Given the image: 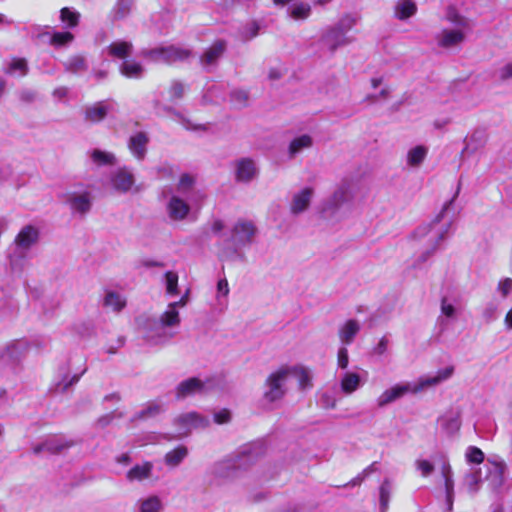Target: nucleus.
Segmentation results:
<instances>
[{
	"mask_svg": "<svg viewBox=\"0 0 512 512\" xmlns=\"http://www.w3.org/2000/svg\"><path fill=\"white\" fill-rule=\"evenodd\" d=\"M74 40V35L69 31L54 32L50 38V44L55 47H62Z\"/></svg>",
	"mask_w": 512,
	"mask_h": 512,
	"instance_id": "c756f323",
	"label": "nucleus"
},
{
	"mask_svg": "<svg viewBox=\"0 0 512 512\" xmlns=\"http://www.w3.org/2000/svg\"><path fill=\"white\" fill-rule=\"evenodd\" d=\"M512 78V64H507L503 68L502 79Z\"/></svg>",
	"mask_w": 512,
	"mask_h": 512,
	"instance_id": "864d4df0",
	"label": "nucleus"
},
{
	"mask_svg": "<svg viewBox=\"0 0 512 512\" xmlns=\"http://www.w3.org/2000/svg\"><path fill=\"white\" fill-rule=\"evenodd\" d=\"M349 363L348 351L346 348H341L338 351V365L340 368H347Z\"/></svg>",
	"mask_w": 512,
	"mask_h": 512,
	"instance_id": "49530a36",
	"label": "nucleus"
},
{
	"mask_svg": "<svg viewBox=\"0 0 512 512\" xmlns=\"http://www.w3.org/2000/svg\"><path fill=\"white\" fill-rule=\"evenodd\" d=\"M495 465L499 469L500 473H503L505 465L503 463H495Z\"/></svg>",
	"mask_w": 512,
	"mask_h": 512,
	"instance_id": "e2e57ef3",
	"label": "nucleus"
},
{
	"mask_svg": "<svg viewBox=\"0 0 512 512\" xmlns=\"http://www.w3.org/2000/svg\"><path fill=\"white\" fill-rule=\"evenodd\" d=\"M408 391V387L404 385H396L391 389L385 390L378 398V406L383 407L396 399L402 397Z\"/></svg>",
	"mask_w": 512,
	"mask_h": 512,
	"instance_id": "2eb2a0df",
	"label": "nucleus"
},
{
	"mask_svg": "<svg viewBox=\"0 0 512 512\" xmlns=\"http://www.w3.org/2000/svg\"><path fill=\"white\" fill-rule=\"evenodd\" d=\"M225 49L226 42L224 40H216L202 55L201 61L206 65L214 64L224 53Z\"/></svg>",
	"mask_w": 512,
	"mask_h": 512,
	"instance_id": "ddd939ff",
	"label": "nucleus"
},
{
	"mask_svg": "<svg viewBox=\"0 0 512 512\" xmlns=\"http://www.w3.org/2000/svg\"><path fill=\"white\" fill-rule=\"evenodd\" d=\"M107 50L112 58L125 61L133 51V44L128 41H115L108 46Z\"/></svg>",
	"mask_w": 512,
	"mask_h": 512,
	"instance_id": "9d476101",
	"label": "nucleus"
},
{
	"mask_svg": "<svg viewBox=\"0 0 512 512\" xmlns=\"http://www.w3.org/2000/svg\"><path fill=\"white\" fill-rule=\"evenodd\" d=\"M359 329L360 327L356 320H348L339 331V337L341 341L346 344H350L358 333Z\"/></svg>",
	"mask_w": 512,
	"mask_h": 512,
	"instance_id": "4be33fe9",
	"label": "nucleus"
},
{
	"mask_svg": "<svg viewBox=\"0 0 512 512\" xmlns=\"http://www.w3.org/2000/svg\"><path fill=\"white\" fill-rule=\"evenodd\" d=\"M4 21H5L4 15L0 13V24L4 23Z\"/></svg>",
	"mask_w": 512,
	"mask_h": 512,
	"instance_id": "338daca9",
	"label": "nucleus"
},
{
	"mask_svg": "<svg viewBox=\"0 0 512 512\" xmlns=\"http://www.w3.org/2000/svg\"><path fill=\"white\" fill-rule=\"evenodd\" d=\"M92 160L99 165H113L115 163L114 155L95 149L91 154Z\"/></svg>",
	"mask_w": 512,
	"mask_h": 512,
	"instance_id": "72a5a7b5",
	"label": "nucleus"
},
{
	"mask_svg": "<svg viewBox=\"0 0 512 512\" xmlns=\"http://www.w3.org/2000/svg\"><path fill=\"white\" fill-rule=\"evenodd\" d=\"M96 75H97L98 78H104V77H106L107 72H105V71H98L96 73Z\"/></svg>",
	"mask_w": 512,
	"mask_h": 512,
	"instance_id": "0e129e2a",
	"label": "nucleus"
},
{
	"mask_svg": "<svg viewBox=\"0 0 512 512\" xmlns=\"http://www.w3.org/2000/svg\"><path fill=\"white\" fill-rule=\"evenodd\" d=\"M231 415L228 409H222L214 414V421L217 424H225L230 421Z\"/></svg>",
	"mask_w": 512,
	"mask_h": 512,
	"instance_id": "c03bdc74",
	"label": "nucleus"
},
{
	"mask_svg": "<svg viewBox=\"0 0 512 512\" xmlns=\"http://www.w3.org/2000/svg\"><path fill=\"white\" fill-rule=\"evenodd\" d=\"M441 309L442 313L447 317H452L454 315L455 309L453 305L447 304L445 299L442 300Z\"/></svg>",
	"mask_w": 512,
	"mask_h": 512,
	"instance_id": "8fccbe9b",
	"label": "nucleus"
},
{
	"mask_svg": "<svg viewBox=\"0 0 512 512\" xmlns=\"http://www.w3.org/2000/svg\"><path fill=\"white\" fill-rule=\"evenodd\" d=\"M466 458L470 463L481 464L485 456L480 448L471 446L467 451Z\"/></svg>",
	"mask_w": 512,
	"mask_h": 512,
	"instance_id": "58836bf2",
	"label": "nucleus"
},
{
	"mask_svg": "<svg viewBox=\"0 0 512 512\" xmlns=\"http://www.w3.org/2000/svg\"><path fill=\"white\" fill-rule=\"evenodd\" d=\"M65 446L59 445V446H53L52 444L47 442L46 450L49 451L52 454L59 453Z\"/></svg>",
	"mask_w": 512,
	"mask_h": 512,
	"instance_id": "5fc2aeb1",
	"label": "nucleus"
},
{
	"mask_svg": "<svg viewBox=\"0 0 512 512\" xmlns=\"http://www.w3.org/2000/svg\"><path fill=\"white\" fill-rule=\"evenodd\" d=\"M256 174L254 161L250 158H242L237 162L236 180L238 182H249Z\"/></svg>",
	"mask_w": 512,
	"mask_h": 512,
	"instance_id": "0eeeda50",
	"label": "nucleus"
},
{
	"mask_svg": "<svg viewBox=\"0 0 512 512\" xmlns=\"http://www.w3.org/2000/svg\"><path fill=\"white\" fill-rule=\"evenodd\" d=\"M104 305L119 312L126 306V302L117 293L108 292L104 298Z\"/></svg>",
	"mask_w": 512,
	"mask_h": 512,
	"instance_id": "473e14b6",
	"label": "nucleus"
},
{
	"mask_svg": "<svg viewBox=\"0 0 512 512\" xmlns=\"http://www.w3.org/2000/svg\"><path fill=\"white\" fill-rule=\"evenodd\" d=\"M185 87L180 81H173L169 86L167 92L169 95V100L174 102L180 100L184 96Z\"/></svg>",
	"mask_w": 512,
	"mask_h": 512,
	"instance_id": "c9c22d12",
	"label": "nucleus"
},
{
	"mask_svg": "<svg viewBox=\"0 0 512 512\" xmlns=\"http://www.w3.org/2000/svg\"><path fill=\"white\" fill-rule=\"evenodd\" d=\"M418 468L421 470L423 476L429 475L434 470V466L427 460L418 461Z\"/></svg>",
	"mask_w": 512,
	"mask_h": 512,
	"instance_id": "de8ad7c7",
	"label": "nucleus"
},
{
	"mask_svg": "<svg viewBox=\"0 0 512 512\" xmlns=\"http://www.w3.org/2000/svg\"><path fill=\"white\" fill-rule=\"evenodd\" d=\"M131 461L129 454L124 453L117 458V462L120 464H128Z\"/></svg>",
	"mask_w": 512,
	"mask_h": 512,
	"instance_id": "4d7b16f0",
	"label": "nucleus"
},
{
	"mask_svg": "<svg viewBox=\"0 0 512 512\" xmlns=\"http://www.w3.org/2000/svg\"><path fill=\"white\" fill-rule=\"evenodd\" d=\"M360 384V376L354 372H348L341 380V389L345 394H351L357 390Z\"/></svg>",
	"mask_w": 512,
	"mask_h": 512,
	"instance_id": "b1692460",
	"label": "nucleus"
},
{
	"mask_svg": "<svg viewBox=\"0 0 512 512\" xmlns=\"http://www.w3.org/2000/svg\"><path fill=\"white\" fill-rule=\"evenodd\" d=\"M212 231L214 233H219L221 232L223 229H224V223L222 220L220 219H217L213 222L212 224V227H211Z\"/></svg>",
	"mask_w": 512,
	"mask_h": 512,
	"instance_id": "603ef678",
	"label": "nucleus"
},
{
	"mask_svg": "<svg viewBox=\"0 0 512 512\" xmlns=\"http://www.w3.org/2000/svg\"><path fill=\"white\" fill-rule=\"evenodd\" d=\"M312 195L313 189L311 187H305L295 194L291 204L292 213L298 214L306 210L309 207Z\"/></svg>",
	"mask_w": 512,
	"mask_h": 512,
	"instance_id": "1a4fd4ad",
	"label": "nucleus"
},
{
	"mask_svg": "<svg viewBox=\"0 0 512 512\" xmlns=\"http://www.w3.org/2000/svg\"><path fill=\"white\" fill-rule=\"evenodd\" d=\"M427 154V149L424 146H416L408 153V164L411 166H418L423 162Z\"/></svg>",
	"mask_w": 512,
	"mask_h": 512,
	"instance_id": "2f4dec72",
	"label": "nucleus"
},
{
	"mask_svg": "<svg viewBox=\"0 0 512 512\" xmlns=\"http://www.w3.org/2000/svg\"><path fill=\"white\" fill-rule=\"evenodd\" d=\"M454 373V366H448L444 369H441L437 372V374L433 377H428L424 379L421 384L423 386H433L437 385L442 381L449 379Z\"/></svg>",
	"mask_w": 512,
	"mask_h": 512,
	"instance_id": "bb28decb",
	"label": "nucleus"
},
{
	"mask_svg": "<svg viewBox=\"0 0 512 512\" xmlns=\"http://www.w3.org/2000/svg\"><path fill=\"white\" fill-rule=\"evenodd\" d=\"M168 215L172 220L181 221L184 220L190 212L189 205L179 198L178 196H172L167 205Z\"/></svg>",
	"mask_w": 512,
	"mask_h": 512,
	"instance_id": "39448f33",
	"label": "nucleus"
},
{
	"mask_svg": "<svg viewBox=\"0 0 512 512\" xmlns=\"http://www.w3.org/2000/svg\"><path fill=\"white\" fill-rule=\"evenodd\" d=\"M217 289L219 292H222L224 295L229 293L228 282L226 279H222L218 281Z\"/></svg>",
	"mask_w": 512,
	"mask_h": 512,
	"instance_id": "3c124183",
	"label": "nucleus"
},
{
	"mask_svg": "<svg viewBox=\"0 0 512 512\" xmlns=\"http://www.w3.org/2000/svg\"><path fill=\"white\" fill-rule=\"evenodd\" d=\"M329 49L334 52L339 46L347 43L345 32L341 27L331 28L323 37Z\"/></svg>",
	"mask_w": 512,
	"mask_h": 512,
	"instance_id": "f8f14e48",
	"label": "nucleus"
},
{
	"mask_svg": "<svg viewBox=\"0 0 512 512\" xmlns=\"http://www.w3.org/2000/svg\"><path fill=\"white\" fill-rule=\"evenodd\" d=\"M9 69L11 71H19L22 76H25L28 73L27 61L24 58H13Z\"/></svg>",
	"mask_w": 512,
	"mask_h": 512,
	"instance_id": "a19ab883",
	"label": "nucleus"
},
{
	"mask_svg": "<svg viewBox=\"0 0 512 512\" xmlns=\"http://www.w3.org/2000/svg\"><path fill=\"white\" fill-rule=\"evenodd\" d=\"M194 184V178L187 173H184L180 176L179 182H178V190L179 191H186L190 189Z\"/></svg>",
	"mask_w": 512,
	"mask_h": 512,
	"instance_id": "37998d69",
	"label": "nucleus"
},
{
	"mask_svg": "<svg viewBox=\"0 0 512 512\" xmlns=\"http://www.w3.org/2000/svg\"><path fill=\"white\" fill-rule=\"evenodd\" d=\"M380 94L381 96H386L387 92L385 90H382Z\"/></svg>",
	"mask_w": 512,
	"mask_h": 512,
	"instance_id": "774afa93",
	"label": "nucleus"
},
{
	"mask_svg": "<svg viewBox=\"0 0 512 512\" xmlns=\"http://www.w3.org/2000/svg\"><path fill=\"white\" fill-rule=\"evenodd\" d=\"M119 70L127 78L138 79L142 76L144 67L140 62L127 59L121 63Z\"/></svg>",
	"mask_w": 512,
	"mask_h": 512,
	"instance_id": "4468645a",
	"label": "nucleus"
},
{
	"mask_svg": "<svg viewBox=\"0 0 512 512\" xmlns=\"http://www.w3.org/2000/svg\"><path fill=\"white\" fill-rule=\"evenodd\" d=\"M107 112L108 107L105 106L103 102H97L86 109L85 119L92 123H98L105 119Z\"/></svg>",
	"mask_w": 512,
	"mask_h": 512,
	"instance_id": "6ab92c4d",
	"label": "nucleus"
},
{
	"mask_svg": "<svg viewBox=\"0 0 512 512\" xmlns=\"http://www.w3.org/2000/svg\"><path fill=\"white\" fill-rule=\"evenodd\" d=\"M417 11L416 4L411 0H402L396 8V16L400 20H405L413 16Z\"/></svg>",
	"mask_w": 512,
	"mask_h": 512,
	"instance_id": "a878e982",
	"label": "nucleus"
},
{
	"mask_svg": "<svg viewBox=\"0 0 512 512\" xmlns=\"http://www.w3.org/2000/svg\"><path fill=\"white\" fill-rule=\"evenodd\" d=\"M312 145V138L305 134L293 139L289 145V152L293 155L303 148H308Z\"/></svg>",
	"mask_w": 512,
	"mask_h": 512,
	"instance_id": "7c9ffc66",
	"label": "nucleus"
},
{
	"mask_svg": "<svg viewBox=\"0 0 512 512\" xmlns=\"http://www.w3.org/2000/svg\"><path fill=\"white\" fill-rule=\"evenodd\" d=\"M178 304L184 305L183 299H181ZM177 303L171 304L170 309L165 311L161 316V322L165 326H174L180 322L179 313L175 309Z\"/></svg>",
	"mask_w": 512,
	"mask_h": 512,
	"instance_id": "cd10ccee",
	"label": "nucleus"
},
{
	"mask_svg": "<svg viewBox=\"0 0 512 512\" xmlns=\"http://www.w3.org/2000/svg\"><path fill=\"white\" fill-rule=\"evenodd\" d=\"M290 374L297 376L298 385L300 389H306L312 387L311 376L308 370L302 366L289 367Z\"/></svg>",
	"mask_w": 512,
	"mask_h": 512,
	"instance_id": "393cba45",
	"label": "nucleus"
},
{
	"mask_svg": "<svg viewBox=\"0 0 512 512\" xmlns=\"http://www.w3.org/2000/svg\"><path fill=\"white\" fill-rule=\"evenodd\" d=\"M46 446H47V442L42 443V444H38V445H36V446L33 448V452H34L35 454H39V453H41L43 450H46Z\"/></svg>",
	"mask_w": 512,
	"mask_h": 512,
	"instance_id": "13d9d810",
	"label": "nucleus"
},
{
	"mask_svg": "<svg viewBox=\"0 0 512 512\" xmlns=\"http://www.w3.org/2000/svg\"><path fill=\"white\" fill-rule=\"evenodd\" d=\"M148 142L149 138L144 132H137L130 137L128 146L138 159H143L146 154V145Z\"/></svg>",
	"mask_w": 512,
	"mask_h": 512,
	"instance_id": "9b49d317",
	"label": "nucleus"
},
{
	"mask_svg": "<svg viewBox=\"0 0 512 512\" xmlns=\"http://www.w3.org/2000/svg\"><path fill=\"white\" fill-rule=\"evenodd\" d=\"M143 55L153 60L162 59L164 63L170 65L187 60L192 55V51L175 45H169L144 51Z\"/></svg>",
	"mask_w": 512,
	"mask_h": 512,
	"instance_id": "f03ea898",
	"label": "nucleus"
},
{
	"mask_svg": "<svg viewBox=\"0 0 512 512\" xmlns=\"http://www.w3.org/2000/svg\"><path fill=\"white\" fill-rule=\"evenodd\" d=\"M59 18L61 22L65 24V27L72 29L79 25L80 13L77 11H73L68 7H63L60 10Z\"/></svg>",
	"mask_w": 512,
	"mask_h": 512,
	"instance_id": "5701e85b",
	"label": "nucleus"
},
{
	"mask_svg": "<svg viewBox=\"0 0 512 512\" xmlns=\"http://www.w3.org/2000/svg\"><path fill=\"white\" fill-rule=\"evenodd\" d=\"M290 375L288 366H281L270 373L264 381L263 398L268 403H274L282 400L286 393V381Z\"/></svg>",
	"mask_w": 512,
	"mask_h": 512,
	"instance_id": "f257e3e1",
	"label": "nucleus"
},
{
	"mask_svg": "<svg viewBox=\"0 0 512 512\" xmlns=\"http://www.w3.org/2000/svg\"><path fill=\"white\" fill-rule=\"evenodd\" d=\"M111 181L114 189L123 193L128 192L135 182L133 174L125 168L117 170Z\"/></svg>",
	"mask_w": 512,
	"mask_h": 512,
	"instance_id": "423d86ee",
	"label": "nucleus"
},
{
	"mask_svg": "<svg viewBox=\"0 0 512 512\" xmlns=\"http://www.w3.org/2000/svg\"><path fill=\"white\" fill-rule=\"evenodd\" d=\"M464 40V34L460 30H444L439 45L444 48H450L461 43Z\"/></svg>",
	"mask_w": 512,
	"mask_h": 512,
	"instance_id": "412c9836",
	"label": "nucleus"
},
{
	"mask_svg": "<svg viewBox=\"0 0 512 512\" xmlns=\"http://www.w3.org/2000/svg\"><path fill=\"white\" fill-rule=\"evenodd\" d=\"M270 77H271V78H278V77H279V75H278V74H276V73L271 72V73H270Z\"/></svg>",
	"mask_w": 512,
	"mask_h": 512,
	"instance_id": "69168bd1",
	"label": "nucleus"
},
{
	"mask_svg": "<svg viewBox=\"0 0 512 512\" xmlns=\"http://www.w3.org/2000/svg\"><path fill=\"white\" fill-rule=\"evenodd\" d=\"M505 325L508 329H512V309H510L505 316Z\"/></svg>",
	"mask_w": 512,
	"mask_h": 512,
	"instance_id": "6e6d98bb",
	"label": "nucleus"
},
{
	"mask_svg": "<svg viewBox=\"0 0 512 512\" xmlns=\"http://www.w3.org/2000/svg\"><path fill=\"white\" fill-rule=\"evenodd\" d=\"M379 501L381 512H386L389 507L390 494H391V483L388 479H385L380 486L379 490Z\"/></svg>",
	"mask_w": 512,
	"mask_h": 512,
	"instance_id": "c85d7f7f",
	"label": "nucleus"
},
{
	"mask_svg": "<svg viewBox=\"0 0 512 512\" xmlns=\"http://www.w3.org/2000/svg\"><path fill=\"white\" fill-rule=\"evenodd\" d=\"M153 465L151 462H144L142 465H135L127 472V479L129 481H142L147 479L152 472Z\"/></svg>",
	"mask_w": 512,
	"mask_h": 512,
	"instance_id": "dca6fc26",
	"label": "nucleus"
},
{
	"mask_svg": "<svg viewBox=\"0 0 512 512\" xmlns=\"http://www.w3.org/2000/svg\"><path fill=\"white\" fill-rule=\"evenodd\" d=\"M388 343H389V340L387 339V337L383 336L379 340V343H378V345L375 348L376 353L379 354V355L384 354L386 352V350H387Z\"/></svg>",
	"mask_w": 512,
	"mask_h": 512,
	"instance_id": "09e8293b",
	"label": "nucleus"
},
{
	"mask_svg": "<svg viewBox=\"0 0 512 512\" xmlns=\"http://www.w3.org/2000/svg\"><path fill=\"white\" fill-rule=\"evenodd\" d=\"M39 229L33 225H25L14 239V243L21 249H29L39 240Z\"/></svg>",
	"mask_w": 512,
	"mask_h": 512,
	"instance_id": "7ed1b4c3",
	"label": "nucleus"
},
{
	"mask_svg": "<svg viewBox=\"0 0 512 512\" xmlns=\"http://www.w3.org/2000/svg\"><path fill=\"white\" fill-rule=\"evenodd\" d=\"M258 32H259V25L256 22H254L252 25V28H251L250 38L256 37L258 35Z\"/></svg>",
	"mask_w": 512,
	"mask_h": 512,
	"instance_id": "bf43d9fd",
	"label": "nucleus"
},
{
	"mask_svg": "<svg viewBox=\"0 0 512 512\" xmlns=\"http://www.w3.org/2000/svg\"><path fill=\"white\" fill-rule=\"evenodd\" d=\"M498 289L501 291L503 297L508 296V294L512 291V279L505 278L500 281L498 284Z\"/></svg>",
	"mask_w": 512,
	"mask_h": 512,
	"instance_id": "a18cd8bd",
	"label": "nucleus"
},
{
	"mask_svg": "<svg viewBox=\"0 0 512 512\" xmlns=\"http://www.w3.org/2000/svg\"><path fill=\"white\" fill-rule=\"evenodd\" d=\"M256 232V227L251 221L239 220L232 229V241L250 243Z\"/></svg>",
	"mask_w": 512,
	"mask_h": 512,
	"instance_id": "20e7f679",
	"label": "nucleus"
},
{
	"mask_svg": "<svg viewBox=\"0 0 512 512\" xmlns=\"http://www.w3.org/2000/svg\"><path fill=\"white\" fill-rule=\"evenodd\" d=\"M311 7L307 3H299L291 10V17L295 20H304L310 16Z\"/></svg>",
	"mask_w": 512,
	"mask_h": 512,
	"instance_id": "f704fd0d",
	"label": "nucleus"
},
{
	"mask_svg": "<svg viewBox=\"0 0 512 512\" xmlns=\"http://www.w3.org/2000/svg\"><path fill=\"white\" fill-rule=\"evenodd\" d=\"M381 83H382V78H372L371 79V86L374 89H376Z\"/></svg>",
	"mask_w": 512,
	"mask_h": 512,
	"instance_id": "052dcab7",
	"label": "nucleus"
},
{
	"mask_svg": "<svg viewBox=\"0 0 512 512\" xmlns=\"http://www.w3.org/2000/svg\"><path fill=\"white\" fill-rule=\"evenodd\" d=\"M161 501L157 496H151L141 503V512H159L161 509Z\"/></svg>",
	"mask_w": 512,
	"mask_h": 512,
	"instance_id": "e433bc0d",
	"label": "nucleus"
},
{
	"mask_svg": "<svg viewBox=\"0 0 512 512\" xmlns=\"http://www.w3.org/2000/svg\"><path fill=\"white\" fill-rule=\"evenodd\" d=\"M69 203L72 209L81 214L87 213L91 208V199L89 192H84L81 195H72L69 198Z\"/></svg>",
	"mask_w": 512,
	"mask_h": 512,
	"instance_id": "aec40b11",
	"label": "nucleus"
},
{
	"mask_svg": "<svg viewBox=\"0 0 512 512\" xmlns=\"http://www.w3.org/2000/svg\"><path fill=\"white\" fill-rule=\"evenodd\" d=\"M450 473H451L450 466L443 465L442 475L444 478L445 489H446V493L448 496L453 492V485H454Z\"/></svg>",
	"mask_w": 512,
	"mask_h": 512,
	"instance_id": "79ce46f5",
	"label": "nucleus"
},
{
	"mask_svg": "<svg viewBox=\"0 0 512 512\" xmlns=\"http://www.w3.org/2000/svg\"><path fill=\"white\" fill-rule=\"evenodd\" d=\"M203 388L204 383L199 378L191 377L178 384L176 388V396L177 398H185L197 391H201Z\"/></svg>",
	"mask_w": 512,
	"mask_h": 512,
	"instance_id": "6e6552de",
	"label": "nucleus"
},
{
	"mask_svg": "<svg viewBox=\"0 0 512 512\" xmlns=\"http://www.w3.org/2000/svg\"><path fill=\"white\" fill-rule=\"evenodd\" d=\"M236 97L240 98V99H243V101H246L247 100V94L244 93V92H237L234 94Z\"/></svg>",
	"mask_w": 512,
	"mask_h": 512,
	"instance_id": "680f3d73",
	"label": "nucleus"
},
{
	"mask_svg": "<svg viewBox=\"0 0 512 512\" xmlns=\"http://www.w3.org/2000/svg\"><path fill=\"white\" fill-rule=\"evenodd\" d=\"M167 282V293L170 295L178 294V275L172 271H168L165 274Z\"/></svg>",
	"mask_w": 512,
	"mask_h": 512,
	"instance_id": "4c0bfd02",
	"label": "nucleus"
},
{
	"mask_svg": "<svg viewBox=\"0 0 512 512\" xmlns=\"http://www.w3.org/2000/svg\"><path fill=\"white\" fill-rule=\"evenodd\" d=\"M161 411H162L161 405H159L157 403H151L145 409H143L142 411H140L138 413V418L146 419V418H150V417H155L158 414H160Z\"/></svg>",
	"mask_w": 512,
	"mask_h": 512,
	"instance_id": "ea45409f",
	"label": "nucleus"
},
{
	"mask_svg": "<svg viewBox=\"0 0 512 512\" xmlns=\"http://www.w3.org/2000/svg\"><path fill=\"white\" fill-rule=\"evenodd\" d=\"M134 0H116L112 13L113 20L119 21L128 17L133 9Z\"/></svg>",
	"mask_w": 512,
	"mask_h": 512,
	"instance_id": "a211bd4d",
	"label": "nucleus"
},
{
	"mask_svg": "<svg viewBox=\"0 0 512 512\" xmlns=\"http://www.w3.org/2000/svg\"><path fill=\"white\" fill-rule=\"evenodd\" d=\"M187 455V447L184 445H178L165 454L164 461L167 466L176 467L187 457Z\"/></svg>",
	"mask_w": 512,
	"mask_h": 512,
	"instance_id": "f3484780",
	"label": "nucleus"
}]
</instances>
